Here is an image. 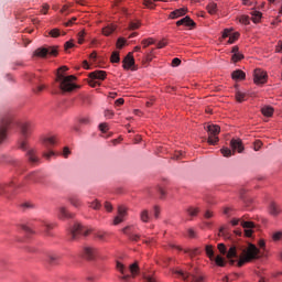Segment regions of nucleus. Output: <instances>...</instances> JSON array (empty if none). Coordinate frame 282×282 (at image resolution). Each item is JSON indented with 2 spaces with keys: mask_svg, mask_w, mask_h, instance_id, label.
<instances>
[{
  "mask_svg": "<svg viewBox=\"0 0 282 282\" xmlns=\"http://www.w3.org/2000/svg\"><path fill=\"white\" fill-rule=\"evenodd\" d=\"M67 66H62L58 68L56 75V83H59V89H62V91H74V89H76V84H74V80H76V76H65L63 73H61L67 72Z\"/></svg>",
  "mask_w": 282,
  "mask_h": 282,
  "instance_id": "nucleus-1",
  "label": "nucleus"
},
{
  "mask_svg": "<svg viewBox=\"0 0 282 282\" xmlns=\"http://www.w3.org/2000/svg\"><path fill=\"white\" fill-rule=\"evenodd\" d=\"M245 252L246 256L238 260V268L243 267L245 263H250V261H253V259H259V252H261V250H259L254 243L249 242Z\"/></svg>",
  "mask_w": 282,
  "mask_h": 282,
  "instance_id": "nucleus-2",
  "label": "nucleus"
},
{
  "mask_svg": "<svg viewBox=\"0 0 282 282\" xmlns=\"http://www.w3.org/2000/svg\"><path fill=\"white\" fill-rule=\"evenodd\" d=\"M32 131H34V126L32 123L24 122L20 124V133L22 135L20 149H22V151H28V138L32 135Z\"/></svg>",
  "mask_w": 282,
  "mask_h": 282,
  "instance_id": "nucleus-3",
  "label": "nucleus"
},
{
  "mask_svg": "<svg viewBox=\"0 0 282 282\" xmlns=\"http://www.w3.org/2000/svg\"><path fill=\"white\" fill-rule=\"evenodd\" d=\"M25 183H18L17 181H12L8 185H0V195H7V199H12L10 193H15L19 188H23Z\"/></svg>",
  "mask_w": 282,
  "mask_h": 282,
  "instance_id": "nucleus-4",
  "label": "nucleus"
},
{
  "mask_svg": "<svg viewBox=\"0 0 282 282\" xmlns=\"http://www.w3.org/2000/svg\"><path fill=\"white\" fill-rule=\"evenodd\" d=\"M221 132V128L217 124H209L207 126V133H208V143L215 145L219 142V133Z\"/></svg>",
  "mask_w": 282,
  "mask_h": 282,
  "instance_id": "nucleus-5",
  "label": "nucleus"
},
{
  "mask_svg": "<svg viewBox=\"0 0 282 282\" xmlns=\"http://www.w3.org/2000/svg\"><path fill=\"white\" fill-rule=\"evenodd\" d=\"M54 144H56V137H48L43 140V145L47 150V152H43L42 154L45 160H51L56 155V153L52 151V147H54Z\"/></svg>",
  "mask_w": 282,
  "mask_h": 282,
  "instance_id": "nucleus-6",
  "label": "nucleus"
},
{
  "mask_svg": "<svg viewBox=\"0 0 282 282\" xmlns=\"http://www.w3.org/2000/svg\"><path fill=\"white\" fill-rule=\"evenodd\" d=\"M34 56L46 58L47 56H58V48L56 46L40 47L35 50Z\"/></svg>",
  "mask_w": 282,
  "mask_h": 282,
  "instance_id": "nucleus-7",
  "label": "nucleus"
},
{
  "mask_svg": "<svg viewBox=\"0 0 282 282\" xmlns=\"http://www.w3.org/2000/svg\"><path fill=\"white\" fill-rule=\"evenodd\" d=\"M89 232H91L90 230H86L83 232V225L76 223L72 228H70V235H72V240L76 241V239H78V237H80V235H83L84 237H88Z\"/></svg>",
  "mask_w": 282,
  "mask_h": 282,
  "instance_id": "nucleus-8",
  "label": "nucleus"
},
{
  "mask_svg": "<svg viewBox=\"0 0 282 282\" xmlns=\"http://www.w3.org/2000/svg\"><path fill=\"white\" fill-rule=\"evenodd\" d=\"M129 215V208L127 206H119L118 207V215L113 219V226H118L119 224H122L124 221V217Z\"/></svg>",
  "mask_w": 282,
  "mask_h": 282,
  "instance_id": "nucleus-9",
  "label": "nucleus"
},
{
  "mask_svg": "<svg viewBox=\"0 0 282 282\" xmlns=\"http://www.w3.org/2000/svg\"><path fill=\"white\" fill-rule=\"evenodd\" d=\"M10 122H12V118L11 117H4L1 120V124H0V144L1 142H3V140H6L7 138V131H8V127H10Z\"/></svg>",
  "mask_w": 282,
  "mask_h": 282,
  "instance_id": "nucleus-10",
  "label": "nucleus"
},
{
  "mask_svg": "<svg viewBox=\"0 0 282 282\" xmlns=\"http://www.w3.org/2000/svg\"><path fill=\"white\" fill-rule=\"evenodd\" d=\"M253 80L256 85H263L268 80V73L261 68H257L253 73Z\"/></svg>",
  "mask_w": 282,
  "mask_h": 282,
  "instance_id": "nucleus-11",
  "label": "nucleus"
},
{
  "mask_svg": "<svg viewBox=\"0 0 282 282\" xmlns=\"http://www.w3.org/2000/svg\"><path fill=\"white\" fill-rule=\"evenodd\" d=\"M96 257H98V250L96 247H84L83 258L86 259V261H94Z\"/></svg>",
  "mask_w": 282,
  "mask_h": 282,
  "instance_id": "nucleus-12",
  "label": "nucleus"
},
{
  "mask_svg": "<svg viewBox=\"0 0 282 282\" xmlns=\"http://www.w3.org/2000/svg\"><path fill=\"white\" fill-rule=\"evenodd\" d=\"M135 58H133V53H128V55L123 58V69H132L135 72Z\"/></svg>",
  "mask_w": 282,
  "mask_h": 282,
  "instance_id": "nucleus-13",
  "label": "nucleus"
},
{
  "mask_svg": "<svg viewBox=\"0 0 282 282\" xmlns=\"http://www.w3.org/2000/svg\"><path fill=\"white\" fill-rule=\"evenodd\" d=\"M26 159L30 164L36 165L41 163V159L36 155V150L29 149L26 151Z\"/></svg>",
  "mask_w": 282,
  "mask_h": 282,
  "instance_id": "nucleus-14",
  "label": "nucleus"
},
{
  "mask_svg": "<svg viewBox=\"0 0 282 282\" xmlns=\"http://www.w3.org/2000/svg\"><path fill=\"white\" fill-rule=\"evenodd\" d=\"M63 261V256L58 253H50L47 256V263L50 265H61Z\"/></svg>",
  "mask_w": 282,
  "mask_h": 282,
  "instance_id": "nucleus-15",
  "label": "nucleus"
},
{
  "mask_svg": "<svg viewBox=\"0 0 282 282\" xmlns=\"http://www.w3.org/2000/svg\"><path fill=\"white\" fill-rule=\"evenodd\" d=\"M200 212H202V209H200L199 207H195V206H187V207L185 208V214H186L187 217H189L191 219H195V217H197Z\"/></svg>",
  "mask_w": 282,
  "mask_h": 282,
  "instance_id": "nucleus-16",
  "label": "nucleus"
},
{
  "mask_svg": "<svg viewBox=\"0 0 282 282\" xmlns=\"http://www.w3.org/2000/svg\"><path fill=\"white\" fill-rule=\"evenodd\" d=\"M230 147L234 153L235 151H238L239 153H243V142H241V139H232L230 141Z\"/></svg>",
  "mask_w": 282,
  "mask_h": 282,
  "instance_id": "nucleus-17",
  "label": "nucleus"
},
{
  "mask_svg": "<svg viewBox=\"0 0 282 282\" xmlns=\"http://www.w3.org/2000/svg\"><path fill=\"white\" fill-rule=\"evenodd\" d=\"M176 25H185V28H195V25L197 24L195 23V21H193V19H191V17L186 15L185 18L178 20L176 22Z\"/></svg>",
  "mask_w": 282,
  "mask_h": 282,
  "instance_id": "nucleus-18",
  "label": "nucleus"
},
{
  "mask_svg": "<svg viewBox=\"0 0 282 282\" xmlns=\"http://www.w3.org/2000/svg\"><path fill=\"white\" fill-rule=\"evenodd\" d=\"M74 217L76 214L69 213L65 207H59L58 219H74Z\"/></svg>",
  "mask_w": 282,
  "mask_h": 282,
  "instance_id": "nucleus-19",
  "label": "nucleus"
},
{
  "mask_svg": "<svg viewBox=\"0 0 282 282\" xmlns=\"http://www.w3.org/2000/svg\"><path fill=\"white\" fill-rule=\"evenodd\" d=\"M68 202L74 208H83V199L78 195L69 196Z\"/></svg>",
  "mask_w": 282,
  "mask_h": 282,
  "instance_id": "nucleus-20",
  "label": "nucleus"
},
{
  "mask_svg": "<svg viewBox=\"0 0 282 282\" xmlns=\"http://www.w3.org/2000/svg\"><path fill=\"white\" fill-rule=\"evenodd\" d=\"M89 78H94L96 80H105L107 78V72L105 70H95L89 73Z\"/></svg>",
  "mask_w": 282,
  "mask_h": 282,
  "instance_id": "nucleus-21",
  "label": "nucleus"
},
{
  "mask_svg": "<svg viewBox=\"0 0 282 282\" xmlns=\"http://www.w3.org/2000/svg\"><path fill=\"white\" fill-rule=\"evenodd\" d=\"M269 214L272 215V217H278V215L281 214V207L272 200L269 205Z\"/></svg>",
  "mask_w": 282,
  "mask_h": 282,
  "instance_id": "nucleus-22",
  "label": "nucleus"
},
{
  "mask_svg": "<svg viewBox=\"0 0 282 282\" xmlns=\"http://www.w3.org/2000/svg\"><path fill=\"white\" fill-rule=\"evenodd\" d=\"M130 226H127L122 229L123 235H127V237L130 239V241H140V235L139 234H131L129 232Z\"/></svg>",
  "mask_w": 282,
  "mask_h": 282,
  "instance_id": "nucleus-23",
  "label": "nucleus"
},
{
  "mask_svg": "<svg viewBox=\"0 0 282 282\" xmlns=\"http://www.w3.org/2000/svg\"><path fill=\"white\" fill-rule=\"evenodd\" d=\"M186 12H188L187 9H184V8L176 9L170 13V19H180V17H184V14H186Z\"/></svg>",
  "mask_w": 282,
  "mask_h": 282,
  "instance_id": "nucleus-24",
  "label": "nucleus"
},
{
  "mask_svg": "<svg viewBox=\"0 0 282 282\" xmlns=\"http://www.w3.org/2000/svg\"><path fill=\"white\" fill-rule=\"evenodd\" d=\"M129 270L131 272V276L133 279H135V276H138V274H140V265L138 264V261H135L134 263L130 264Z\"/></svg>",
  "mask_w": 282,
  "mask_h": 282,
  "instance_id": "nucleus-25",
  "label": "nucleus"
},
{
  "mask_svg": "<svg viewBox=\"0 0 282 282\" xmlns=\"http://www.w3.org/2000/svg\"><path fill=\"white\" fill-rule=\"evenodd\" d=\"M116 24H108L107 26H105L102 29V34L104 36H111V34H113V32H116Z\"/></svg>",
  "mask_w": 282,
  "mask_h": 282,
  "instance_id": "nucleus-26",
  "label": "nucleus"
},
{
  "mask_svg": "<svg viewBox=\"0 0 282 282\" xmlns=\"http://www.w3.org/2000/svg\"><path fill=\"white\" fill-rule=\"evenodd\" d=\"M158 1H163L164 3H166L167 0H143V6L149 10H155V2Z\"/></svg>",
  "mask_w": 282,
  "mask_h": 282,
  "instance_id": "nucleus-27",
  "label": "nucleus"
},
{
  "mask_svg": "<svg viewBox=\"0 0 282 282\" xmlns=\"http://www.w3.org/2000/svg\"><path fill=\"white\" fill-rule=\"evenodd\" d=\"M231 78L234 80H243V78H246V73H243V70H241V69L235 70L231 74Z\"/></svg>",
  "mask_w": 282,
  "mask_h": 282,
  "instance_id": "nucleus-28",
  "label": "nucleus"
},
{
  "mask_svg": "<svg viewBox=\"0 0 282 282\" xmlns=\"http://www.w3.org/2000/svg\"><path fill=\"white\" fill-rule=\"evenodd\" d=\"M237 247L236 246H231L229 248V250L227 251V259H237Z\"/></svg>",
  "mask_w": 282,
  "mask_h": 282,
  "instance_id": "nucleus-29",
  "label": "nucleus"
},
{
  "mask_svg": "<svg viewBox=\"0 0 282 282\" xmlns=\"http://www.w3.org/2000/svg\"><path fill=\"white\" fill-rule=\"evenodd\" d=\"M140 219L143 224H149L151 217L149 216V209H143L140 213Z\"/></svg>",
  "mask_w": 282,
  "mask_h": 282,
  "instance_id": "nucleus-30",
  "label": "nucleus"
},
{
  "mask_svg": "<svg viewBox=\"0 0 282 282\" xmlns=\"http://www.w3.org/2000/svg\"><path fill=\"white\" fill-rule=\"evenodd\" d=\"M205 252H206L208 259H210V261H213L215 259V250L213 249V245H207L205 247Z\"/></svg>",
  "mask_w": 282,
  "mask_h": 282,
  "instance_id": "nucleus-31",
  "label": "nucleus"
},
{
  "mask_svg": "<svg viewBox=\"0 0 282 282\" xmlns=\"http://www.w3.org/2000/svg\"><path fill=\"white\" fill-rule=\"evenodd\" d=\"M262 113L267 117V118H271V116H273L274 113V108L270 107V106H265L261 109Z\"/></svg>",
  "mask_w": 282,
  "mask_h": 282,
  "instance_id": "nucleus-32",
  "label": "nucleus"
},
{
  "mask_svg": "<svg viewBox=\"0 0 282 282\" xmlns=\"http://www.w3.org/2000/svg\"><path fill=\"white\" fill-rule=\"evenodd\" d=\"M207 12H209V14H217V3L210 2L207 4Z\"/></svg>",
  "mask_w": 282,
  "mask_h": 282,
  "instance_id": "nucleus-33",
  "label": "nucleus"
},
{
  "mask_svg": "<svg viewBox=\"0 0 282 282\" xmlns=\"http://www.w3.org/2000/svg\"><path fill=\"white\" fill-rule=\"evenodd\" d=\"M101 206L102 205L100 204V200H98V199H95L91 203H89V207L93 208V210H100Z\"/></svg>",
  "mask_w": 282,
  "mask_h": 282,
  "instance_id": "nucleus-34",
  "label": "nucleus"
},
{
  "mask_svg": "<svg viewBox=\"0 0 282 282\" xmlns=\"http://www.w3.org/2000/svg\"><path fill=\"white\" fill-rule=\"evenodd\" d=\"M251 14H252L251 20L253 21V23H259L261 21V17H262L261 12L253 11Z\"/></svg>",
  "mask_w": 282,
  "mask_h": 282,
  "instance_id": "nucleus-35",
  "label": "nucleus"
},
{
  "mask_svg": "<svg viewBox=\"0 0 282 282\" xmlns=\"http://www.w3.org/2000/svg\"><path fill=\"white\" fill-rule=\"evenodd\" d=\"M215 263L218 265V268H225L226 267V261H224V258L221 256H217L215 258Z\"/></svg>",
  "mask_w": 282,
  "mask_h": 282,
  "instance_id": "nucleus-36",
  "label": "nucleus"
},
{
  "mask_svg": "<svg viewBox=\"0 0 282 282\" xmlns=\"http://www.w3.org/2000/svg\"><path fill=\"white\" fill-rule=\"evenodd\" d=\"M241 226L245 229H251V230L252 228H256L254 221H242Z\"/></svg>",
  "mask_w": 282,
  "mask_h": 282,
  "instance_id": "nucleus-37",
  "label": "nucleus"
},
{
  "mask_svg": "<svg viewBox=\"0 0 282 282\" xmlns=\"http://www.w3.org/2000/svg\"><path fill=\"white\" fill-rule=\"evenodd\" d=\"M174 274H180L184 281H188V279L191 278V273H184V271L182 270L174 271Z\"/></svg>",
  "mask_w": 282,
  "mask_h": 282,
  "instance_id": "nucleus-38",
  "label": "nucleus"
},
{
  "mask_svg": "<svg viewBox=\"0 0 282 282\" xmlns=\"http://www.w3.org/2000/svg\"><path fill=\"white\" fill-rule=\"evenodd\" d=\"M236 100L238 102H243L246 100V94L242 91H237L236 93Z\"/></svg>",
  "mask_w": 282,
  "mask_h": 282,
  "instance_id": "nucleus-39",
  "label": "nucleus"
},
{
  "mask_svg": "<svg viewBox=\"0 0 282 282\" xmlns=\"http://www.w3.org/2000/svg\"><path fill=\"white\" fill-rule=\"evenodd\" d=\"M110 61L111 63H120V53L112 52Z\"/></svg>",
  "mask_w": 282,
  "mask_h": 282,
  "instance_id": "nucleus-40",
  "label": "nucleus"
},
{
  "mask_svg": "<svg viewBox=\"0 0 282 282\" xmlns=\"http://www.w3.org/2000/svg\"><path fill=\"white\" fill-rule=\"evenodd\" d=\"M20 208H22V210H28L30 208H35V206L31 202H26V203H22L20 205Z\"/></svg>",
  "mask_w": 282,
  "mask_h": 282,
  "instance_id": "nucleus-41",
  "label": "nucleus"
},
{
  "mask_svg": "<svg viewBox=\"0 0 282 282\" xmlns=\"http://www.w3.org/2000/svg\"><path fill=\"white\" fill-rule=\"evenodd\" d=\"M220 152L224 155V158H230L232 155V150L228 148H223Z\"/></svg>",
  "mask_w": 282,
  "mask_h": 282,
  "instance_id": "nucleus-42",
  "label": "nucleus"
},
{
  "mask_svg": "<svg viewBox=\"0 0 282 282\" xmlns=\"http://www.w3.org/2000/svg\"><path fill=\"white\" fill-rule=\"evenodd\" d=\"M50 36H52V39H58V36H61V30L58 29H53L48 32Z\"/></svg>",
  "mask_w": 282,
  "mask_h": 282,
  "instance_id": "nucleus-43",
  "label": "nucleus"
},
{
  "mask_svg": "<svg viewBox=\"0 0 282 282\" xmlns=\"http://www.w3.org/2000/svg\"><path fill=\"white\" fill-rule=\"evenodd\" d=\"M158 192L160 194V199H162V200L166 199V189H164V187L159 186Z\"/></svg>",
  "mask_w": 282,
  "mask_h": 282,
  "instance_id": "nucleus-44",
  "label": "nucleus"
},
{
  "mask_svg": "<svg viewBox=\"0 0 282 282\" xmlns=\"http://www.w3.org/2000/svg\"><path fill=\"white\" fill-rule=\"evenodd\" d=\"M153 210H154V219H158L162 213V208L160 207V205H154Z\"/></svg>",
  "mask_w": 282,
  "mask_h": 282,
  "instance_id": "nucleus-45",
  "label": "nucleus"
},
{
  "mask_svg": "<svg viewBox=\"0 0 282 282\" xmlns=\"http://www.w3.org/2000/svg\"><path fill=\"white\" fill-rule=\"evenodd\" d=\"M139 28H140V21H131L128 26L129 30H138Z\"/></svg>",
  "mask_w": 282,
  "mask_h": 282,
  "instance_id": "nucleus-46",
  "label": "nucleus"
},
{
  "mask_svg": "<svg viewBox=\"0 0 282 282\" xmlns=\"http://www.w3.org/2000/svg\"><path fill=\"white\" fill-rule=\"evenodd\" d=\"M79 124H90L91 123V119H89V117H80L78 119Z\"/></svg>",
  "mask_w": 282,
  "mask_h": 282,
  "instance_id": "nucleus-47",
  "label": "nucleus"
},
{
  "mask_svg": "<svg viewBox=\"0 0 282 282\" xmlns=\"http://www.w3.org/2000/svg\"><path fill=\"white\" fill-rule=\"evenodd\" d=\"M239 39V33H234L229 36L228 43L229 45H232V43H235V41H237Z\"/></svg>",
  "mask_w": 282,
  "mask_h": 282,
  "instance_id": "nucleus-48",
  "label": "nucleus"
},
{
  "mask_svg": "<svg viewBox=\"0 0 282 282\" xmlns=\"http://www.w3.org/2000/svg\"><path fill=\"white\" fill-rule=\"evenodd\" d=\"M217 248H218L220 254H226L227 253V248H226V245L224 242L218 243Z\"/></svg>",
  "mask_w": 282,
  "mask_h": 282,
  "instance_id": "nucleus-49",
  "label": "nucleus"
},
{
  "mask_svg": "<svg viewBox=\"0 0 282 282\" xmlns=\"http://www.w3.org/2000/svg\"><path fill=\"white\" fill-rule=\"evenodd\" d=\"M241 58H243V54L241 53H234L231 61H234V63H238V61H241Z\"/></svg>",
  "mask_w": 282,
  "mask_h": 282,
  "instance_id": "nucleus-50",
  "label": "nucleus"
},
{
  "mask_svg": "<svg viewBox=\"0 0 282 282\" xmlns=\"http://www.w3.org/2000/svg\"><path fill=\"white\" fill-rule=\"evenodd\" d=\"M187 235L189 239H197V232L193 228L187 229Z\"/></svg>",
  "mask_w": 282,
  "mask_h": 282,
  "instance_id": "nucleus-51",
  "label": "nucleus"
},
{
  "mask_svg": "<svg viewBox=\"0 0 282 282\" xmlns=\"http://www.w3.org/2000/svg\"><path fill=\"white\" fill-rule=\"evenodd\" d=\"M240 23H243L245 25H250V17L248 15H242L239 19Z\"/></svg>",
  "mask_w": 282,
  "mask_h": 282,
  "instance_id": "nucleus-52",
  "label": "nucleus"
},
{
  "mask_svg": "<svg viewBox=\"0 0 282 282\" xmlns=\"http://www.w3.org/2000/svg\"><path fill=\"white\" fill-rule=\"evenodd\" d=\"M124 43H127V40L119 37L117 41V47L118 50H122V47H124Z\"/></svg>",
  "mask_w": 282,
  "mask_h": 282,
  "instance_id": "nucleus-53",
  "label": "nucleus"
},
{
  "mask_svg": "<svg viewBox=\"0 0 282 282\" xmlns=\"http://www.w3.org/2000/svg\"><path fill=\"white\" fill-rule=\"evenodd\" d=\"M21 230H24L28 235H32L34 231L28 225H20Z\"/></svg>",
  "mask_w": 282,
  "mask_h": 282,
  "instance_id": "nucleus-54",
  "label": "nucleus"
},
{
  "mask_svg": "<svg viewBox=\"0 0 282 282\" xmlns=\"http://www.w3.org/2000/svg\"><path fill=\"white\" fill-rule=\"evenodd\" d=\"M63 158H65V160H67V158H69V155H72V151L69 150L68 147H65L63 149V153H62Z\"/></svg>",
  "mask_w": 282,
  "mask_h": 282,
  "instance_id": "nucleus-55",
  "label": "nucleus"
},
{
  "mask_svg": "<svg viewBox=\"0 0 282 282\" xmlns=\"http://www.w3.org/2000/svg\"><path fill=\"white\" fill-rule=\"evenodd\" d=\"M142 45H143V47H149V45H153V43H155L154 41H153V39H148V40H143L142 42Z\"/></svg>",
  "mask_w": 282,
  "mask_h": 282,
  "instance_id": "nucleus-56",
  "label": "nucleus"
},
{
  "mask_svg": "<svg viewBox=\"0 0 282 282\" xmlns=\"http://www.w3.org/2000/svg\"><path fill=\"white\" fill-rule=\"evenodd\" d=\"M88 85L90 87H100L98 79H94V78H90V80L88 82Z\"/></svg>",
  "mask_w": 282,
  "mask_h": 282,
  "instance_id": "nucleus-57",
  "label": "nucleus"
},
{
  "mask_svg": "<svg viewBox=\"0 0 282 282\" xmlns=\"http://www.w3.org/2000/svg\"><path fill=\"white\" fill-rule=\"evenodd\" d=\"M77 18L74 17L70 20H68L67 22L64 23L65 28H72V25H74V23H76Z\"/></svg>",
  "mask_w": 282,
  "mask_h": 282,
  "instance_id": "nucleus-58",
  "label": "nucleus"
},
{
  "mask_svg": "<svg viewBox=\"0 0 282 282\" xmlns=\"http://www.w3.org/2000/svg\"><path fill=\"white\" fill-rule=\"evenodd\" d=\"M182 65V59L175 57L172 59V67H180Z\"/></svg>",
  "mask_w": 282,
  "mask_h": 282,
  "instance_id": "nucleus-59",
  "label": "nucleus"
},
{
  "mask_svg": "<svg viewBox=\"0 0 282 282\" xmlns=\"http://www.w3.org/2000/svg\"><path fill=\"white\" fill-rule=\"evenodd\" d=\"M99 129L102 133H107V131H109V126L107 123H100Z\"/></svg>",
  "mask_w": 282,
  "mask_h": 282,
  "instance_id": "nucleus-60",
  "label": "nucleus"
},
{
  "mask_svg": "<svg viewBox=\"0 0 282 282\" xmlns=\"http://www.w3.org/2000/svg\"><path fill=\"white\" fill-rule=\"evenodd\" d=\"M78 43H79V45H83V43H84V39H85V31H82V32H79L78 33Z\"/></svg>",
  "mask_w": 282,
  "mask_h": 282,
  "instance_id": "nucleus-61",
  "label": "nucleus"
},
{
  "mask_svg": "<svg viewBox=\"0 0 282 282\" xmlns=\"http://www.w3.org/2000/svg\"><path fill=\"white\" fill-rule=\"evenodd\" d=\"M281 238H282V231H278V232L273 234V236H272V239L274 241H281Z\"/></svg>",
  "mask_w": 282,
  "mask_h": 282,
  "instance_id": "nucleus-62",
  "label": "nucleus"
},
{
  "mask_svg": "<svg viewBox=\"0 0 282 282\" xmlns=\"http://www.w3.org/2000/svg\"><path fill=\"white\" fill-rule=\"evenodd\" d=\"M72 47H74V40H70L64 44L65 51L72 50Z\"/></svg>",
  "mask_w": 282,
  "mask_h": 282,
  "instance_id": "nucleus-63",
  "label": "nucleus"
},
{
  "mask_svg": "<svg viewBox=\"0 0 282 282\" xmlns=\"http://www.w3.org/2000/svg\"><path fill=\"white\" fill-rule=\"evenodd\" d=\"M104 207L106 208L107 213H111L113 210V205L109 202H105Z\"/></svg>",
  "mask_w": 282,
  "mask_h": 282,
  "instance_id": "nucleus-64",
  "label": "nucleus"
}]
</instances>
